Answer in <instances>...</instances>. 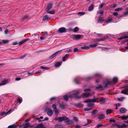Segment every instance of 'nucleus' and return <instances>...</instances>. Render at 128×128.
Here are the masks:
<instances>
[{
	"label": "nucleus",
	"instance_id": "nucleus-1",
	"mask_svg": "<svg viewBox=\"0 0 128 128\" xmlns=\"http://www.w3.org/2000/svg\"><path fill=\"white\" fill-rule=\"evenodd\" d=\"M98 98H96L94 99H90L85 100L84 102H88L87 106H88L90 107L93 106L94 105V104L91 102H97L96 101L98 100Z\"/></svg>",
	"mask_w": 128,
	"mask_h": 128
},
{
	"label": "nucleus",
	"instance_id": "nucleus-2",
	"mask_svg": "<svg viewBox=\"0 0 128 128\" xmlns=\"http://www.w3.org/2000/svg\"><path fill=\"white\" fill-rule=\"evenodd\" d=\"M81 91L80 90H77L74 91L73 93L71 94L69 96V97L70 98L75 97L76 96L77 94Z\"/></svg>",
	"mask_w": 128,
	"mask_h": 128
},
{
	"label": "nucleus",
	"instance_id": "nucleus-3",
	"mask_svg": "<svg viewBox=\"0 0 128 128\" xmlns=\"http://www.w3.org/2000/svg\"><path fill=\"white\" fill-rule=\"evenodd\" d=\"M115 126L116 127H117L118 128H125L127 126V125L125 124H124L121 125L116 124Z\"/></svg>",
	"mask_w": 128,
	"mask_h": 128
},
{
	"label": "nucleus",
	"instance_id": "nucleus-4",
	"mask_svg": "<svg viewBox=\"0 0 128 128\" xmlns=\"http://www.w3.org/2000/svg\"><path fill=\"white\" fill-rule=\"evenodd\" d=\"M66 28L64 27H62L58 29V32L60 33L64 32H66Z\"/></svg>",
	"mask_w": 128,
	"mask_h": 128
},
{
	"label": "nucleus",
	"instance_id": "nucleus-5",
	"mask_svg": "<svg viewBox=\"0 0 128 128\" xmlns=\"http://www.w3.org/2000/svg\"><path fill=\"white\" fill-rule=\"evenodd\" d=\"M64 120H65V122L68 124H71L72 121L70 120L66 116H64Z\"/></svg>",
	"mask_w": 128,
	"mask_h": 128
},
{
	"label": "nucleus",
	"instance_id": "nucleus-6",
	"mask_svg": "<svg viewBox=\"0 0 128 128\" xmlns=\"http://www.w3.org/2000/svg\"><path fill=\"white\" fill-rule=\"evenodd\" d=\"M47 114L49 116H52L53 114L52 110L50 108L48 110Z\"/></svg>",
	"mask_w": 128,
	"mask_h": 128
},
{
	"label": "nucleus",
	"instance_id": "nucleus-7",
	"mask_svg": "<svg viewBox=\"0 0 128 128\" xmlns=\"http://www.w3.org/2000/svg\"><path fill=\"white\" fill-rule=\"evenodd\" d=\"M62 51V50L58 51L56 52L55 53H54V54H53L50 57V59H52L53 58H54L55 57H56V56L58 52L60 51Z\"/></svg>",
	"mask_w": 128,
	"mask_h": 128
},
{
	"label": "nucleus",
	"instance_id": "nucleus-8",
	"mask_svg": "<svg viewBox=\"0 0 128 128\" xmlns=\"http://www.w3.org/2000/svg\"><path fill=\"white\" fill-rule=\"evenodd\" d=\"M121 92L124 94L128 95V88H126L124 90H122Z\"/></svg>",
	"mask_w": 128,
	"mask_h": 128
},
{
	"label": "nucleus",
	"instance_id": "nucleus-9",
	"mask_svg": "<svg viewBox=\"0 0 128 128\" xmlns=\"http://www.w3.org/2000/svg\"><path fill=\"white\" fill-rule=\"evenodd\" d=\"M64 117H60L57 118H56L55 120H58L59 122H60L64 120Z\"/></svg>",
	"mask_w": 128,
	"mask_h": 128
},
{
	"label": "nucleus",
	"instance_id": "nucleus-10",
	"mask_svg": "<svg viewBox=\"0 0 128 128\" xmlns=\"http://www.w3.org/2000/svg\"><path fill=\"white\" fill-rule=\"evenodd\" d=\"M11 111V110L10 109L9 111H8L7 112H0V114L1 116H2L4 114H6V115L8 114V113H10Z\"/></svg>",
	"mask_w": 128,
	"mask_h": 128
},
{
	"label": "nucleus",
	"instance_id": "nucleus-11",
	"mask_svg": "<svg viewBox=\"0 0 128 128\" xmlns=\"http://www.w3.org/2000/svg\"><path fill=\"white\" fill-rule=\"evenodd\" d=\"M29 40V39H26L20 42H19L18 43V44L19 45H20L24 43V42H26L27 41V40Z\"/></svg>",
	"mask_w": 128,
	"mask_h": 128
},
{
	"label": "nucleus",
	"instance_id": "nucleus-12",
	"mask_svg": "<svg viewBox=\"0 0 128 128\" xmlns=\"http://www.w3.org/2000/svg\"><path fill=\"white\" fill-rule=\"evenodd\" d=\"M50 19V18L49 16L47 15L43 17L42 19L43 20H49Z\"/></svg>",
	"mask_w": 128,
	"mask_h": 128
},
{
	"label": "nucleus",
	"instance_id": "nucleus-13",
	"mask_svg": "<svg viewBox=\"0 0 128 128\" xmlns=\"http://www.w3.org/2000/svg\"><path fill=\"white\" fill-rule=\"evenodd\" d=\"M81 36L79 35H74L73 37V39L75 40V39H78L80 38L81 37Z\"/></svg>",
	"mask_w": 128,
	"mask_h": 128
},
{
	"label": "nucleus",
	"instance_id": "nucleus-14",
	"mask_svg": "<svg viewBox=\"0 0 128 128\" xmlns=\"http://www.w3.org/2000/svg\"><path fill=\"white\" fill-rule=\"evenodd\" d=\"M90 96L89 94L88 93H83L82 96V97L83 98H87Z\"/></svg>",
	"mask_w": 128,
	"mask_h": 128
},
{
	"label": "nucleus",
	"instance_id": "nucleus-15",
	"mask_svg": "<svg viewBox=\"0 0 128 128\" xmlns=\"http://www.w3.org/2000/svg\"><path fill=\"white\" fill-rule=\"evenodd\" d=\"M126 109L124 108H121L120 110V112L122 113H124L126 112Z\"/></svg>",
	"mask_w": 128,
	"mask_h": 128
},
{
	"label": "nucleus",
	"instance_id": "nucleus-16",
	"mask_svg": "<svg viewBox=\"0 0 128 128\" xmlns=\"http://www.w3.org/2000/svg\"><path fill=\"white\" fill-rule=\"evenodd\" d=\"M100 104H102L106 102L105 99L104 98H100Z\"/></svg>",
	"mask_w": 128,
	"mask_h": 128
},
{
	"label": "nucleus",
	"instance_id": "nucleus-17",
	"mask_svg": "<svg viewBox=\"0 0 128 128\" xmlns=\"http://www.w3.org/2000/svg\"><path fill=\"white\" fill-rule=\"evenodd\" d=\"M105 118V116L103 114H100L98 116V118L100 119H104Z\"/></svg>",
	"mask_w": 128,
	"mask_h": 128
},
{
	"label": "nucleus",
	"instance_id": "nucleus-18",
	"mask_svg": "<svg viewBox=\"0 0 128 128\" xmlns=\"http://www.w3.org/2000/svg\"><path fill=\"white\" fill-rule=\"evenodd\" d=\"M7 82L8 80H4L2 82V83L0 85H5L7 83Z\"/></svg>",
	"mask_w": 128,
	"mask_h": 128
},
{
	"label": "nucleus",
	"instance_id": "nucleus-19",
	"mask_svg": "<svg viewBox=\"0 0 128 128\" xmlns=\"http://www.w3.org/2000/svg\"><path fill=\"white\" fill-rule=\"evenodd\" d=\"M52 6L51 4H49L46 8V11H47L48 10H49L52 8Z\"/></svg>",
	"mask_w": 128,
	"mask_h": 128
},
{
	"label": "nucleus",
	"instance_id": "nucleus-20",
	"mask_svg": "<svg viewBox=\"0 0 128 128\" xmlns=\"http://www.w3.org/2000/svg\"><path fill=\"white\" fill-rule=\"evenodd\" d=\"M94 5L93 4H92L90 6V7L88 10L90 11H92L94 8Z\"/></svg>",
	"mask_w": 128,
	"mask_h": 128
},
{
	"label": "nucleus",
	"instance_id": "nucleus-21",
	"mask_svg": "<svg viewBox=\"0 0 128 128\" xmlns=\"http://www.w3.org/2000/svg\"><path fill=\"white\" fill-rule=\"evenodd\" d=\"M82 49L83 50L88 49L90 48L89 46H82L81 47Z\"/></svg>",
	"mask_w": 128,
	"mask_h": 128
},
{
	"label": "nucleus",
	"instance_id": "nucleus-22",
	"mask_svg": "<svg viewBox=\"0 0 128 128\" xmlns=\"http://www.w3.org/2000/svg\"><path fill=\"white\" fill-rule=\"evenodd\" d=\"M103 22L104 20L102 18H100L98 21V22L100 23H102Z\"/></svg>",
	"mask_w": 128,
	"mask_h": 128
},
{
	"label": "nucleus",
	"instance_id": "nucleus-23",
	"mask_svg": "<svg viewBox=\"0 0 128 128\" xmlns=\"http://www.w3.org/2000/svg\"><path fill=\"white\" fill-rule=\"evenodd\" d=\"M83 105L82 104H76V106L78 108H82L83 107Z\"/></svg>",
	"mask_w": 128,
	"mask_h": 128
},
{
	"label": "nucleus",
	"instance_id": "nucleus-24",
	"mask_svg": "<svg viewBox=\"0 0 128 128\" xmlns=\"http://www.w3.org/2000/svg\"><path fill=\"white\" fill-rule=\"evenodd\" d=\"M98 44H99L98 43H96L93 44H90V47L92 48L95 47L97 46Z\"/></svg>",
	"mask_w": 128,
	"mask_h": 128
},
{
	"label": "nucleus",
	"instance_id": "nucleus-25",
	"mask_svg": "<svg viewBox=\"0 0 128 128\" xmlns=\"http://www.w3.org/2000/svg\"><path fill=\"white\" fill-rule=\"evenodd\" d=\"M68 54H66V55L62 58V61L64 62L65 61L66 59L67 58L68 56Z\"/></svg>",
	"mask_w": 128,
	"mask_h": 128
},
{
	"label": "nucleus",
	"instance_id": "nucleus-26",
	"mask_svg": "<svg viewBox=\"0 0 128 128\" xmlns=\"http://www.w3.org/2000/svg\"><path fill=\"white\" fill-rule=\"evenodd\" d=\"M62 63V62H58L55 64V66L56 67L59 66L61 65Z\"/></svg>",
	"mask_w": 128,
	"mask_h": 128
},
{
	"label": "nucleus",
	"instance_id": "nucleus-27",
	"mask_svg": "<svg viewBox=\"0 0 128 128\" xmlns=\"http://www.w3.org/2000/svg\"><path fill=\"white\" fill-rule=\"evenodd\" d=\"M47 12L48 13L51 14H54L55 13V11L54 10L52 11L48 10Z\"/></svg>",
	"mask_w": 128,
	"mask_h": 128
},
{
	"label": "nucleus",
	"instance_id": "nucleus-28",
	"mask_svg": "<svg viewBox=\"0 0 128 128\" xmlns=\"http://www.w3.org/2000/svg\"><path fill=\"white\" fill-rule=\"evenodd\" d=\"M112 110L111 109H108L106 111V114H108L112 112Z\"/></svg>",
	"mask_w": 128,
	"mask_h": 128
},
{
	"label": "nucleus",
	"instance_id": "nucleus-29",
	"mask_svg": "<svg viewBox=\"0 0 128 128\" xmlns=\"http://www.w3.org/2000/svg\"><path fill=\"white\" fill-rule=\"evenodd\" d=\"M16 128L17 126L16 125H13L9 126L8 128Z\"/></svg>",
	"mask_w": 128,
	"mask_h": 128
},
{
	"label": "nucleus",
	"instance_id": "nucleus-30",
	"mask_svg": "<svg viewBox=\"0 0 128 128\" xmlns=\"http://www.w3.org/2000/svg\"><path fill=\"white\" fill-rule=\"evenodd\" d=\"M79 29L78 27H76L73 30V31L74 32H76L79 30Z\"/></svg>",
	"mask_w": 128,
	"mask_h": 128
},
{
	"label": "nucleus",
	"instance_id": "nucleus-31",
	"mask_svg": "<svg viewBox=\"0 0 128 128\" xmlns=\"http://www.w3.org/2000/svg\"><path fill=\"white\" fill-rule=\"evenodd\" d=\"M40 68L42 69L48 70L50 69V68L48 67H45L42 66H40Z\"/></svg>",
	"mask_w": 128,
	"mask_h": 128
},
{
	"label": "nucleus",
	"instance_id": "nucleus-32",
	"mask_svg": "<svg viewBox=\"0 0 128 128\" xmlns=\"http://www.w3.org/2000/svg\"><path fill=\"white\" fill-rule=\"evenodd\" d=\"M118 78H117L115 77L113 79L114 82L115 83H116L118 82Z\"/></svg>",
	"mask_w": 128,
	"mask_h": 128
},
{
	"label": "nucleus",
	"instance_id": "nucleus-33",
	"mask_svg": "<svg viewBox=\"0 0 128 128\" xmlns=\"http://www.w3.org/2000/svg\"><path fill=\"white\" fill-rule=\"evenodd\" d=\"M106 22L108 23H110L112 22V19L111 18L108 19L106 20Z\"/></svg>",
	"mask_w": 128,
	"mask_h": 128
},
{
	"label": "nucleus",
	"instance_id": "nucleus-34",
	"mask_svg": "<svg viewBox=\"0 0 128 128\" xmlns=\"http://www.w3.org/2000/svg\"><path fill=\"white\" fill-rule=\"evenodd\" d=\"M124 98V97H121L120 98H118V100L119 101H122Z\"/></svg>",
	"mask_w": 128,
	"mask_h": 128
},
{
	"label": "nucleus",
	"instance_id": "nucleus-35",
	"mask_svg": "<svg viewBox=\"0 0 128 128\" xmlns=\"http://www.w3.org/2000/svg\"><path fill=\"white\" fill-rule=\"evenodd\" d=\"M64 98L65 100L67 101L68 100V97L66 95L64 96Z\"/></svg>",
	"mask_w": 128,
	"mask_h": 128
},
{
	"label": "nucleus",
	"instance_id": "nucleus-36",
	"mask_svg": "<svg viewBox=\"0 0 128 128\" xmlns=\"http://www.w3.org/2000/svg\"><path fill=\"white\" fill-rule=\"evenodd\" d=\"M128 38V36H124L123 37H120L118 38V40H121L122 39H125L126 38Z\"/></svg>",
	"mask_w": 128,
	"mask_h": 128
},
{
	"label": "nucleus",
	"instance_id": "nucleus-37",
	"mask_svg": "<svg viewBox=\"0 0 128 128\" xmlns=\"http://www.w3.org/2000/svg\"><path fill=\"white\" fill-rule=\"evenodd\" d=\"M122 10V8H118L115 9V10L116 11H119Z\"/></svg>",
	"mask_w": 128,
	"mask_h": 128
},
{
	"label": "nucleus",
	"instance_id": "nucleus-38",
	"mask_svg": "<svg viewBox=\"0 0 128 128\" xmlns=\"http://www.w3.org/2000/svg\"><path fill=\"white\" fill-rule=\"evenodd\" d=\"M78 14L80 16H82L84 15L85 14L84 12H79L78 13Z\"/></svg>",
	"mask_w": 128,
	"mask_h": 128
},
{
	"label": "nucleus",
	"instance_id": "nucleus-39",
	"mask_svg": "<svg viewBox=\"0 0 128 128\" xmlns=\"http://www.w3.org/2000/svg\"><path fill=\"white\" fill-rule=\"evenodd\" d=\"M92 108L91 107H89L88 108H84V110L86 111H89L91 109H92Z\"/></svg>",
	"mask_w": 128,
	"mask_h": 128
},
{
	"label": "nucleus",
	"instance_id": "nucleus-40",
	"mask_svg": "<svg viewBox=\"0 0 128 128\" xmlns=\"http://www.w3.org/2000/svg\"><path fill=\"white\" fill-rule=\"evenodd\" d=\"M9 42V40H2V42L4 44L7 43H8Z\"/></svg>",
	"mask_w": 128,
	"mask_h": 128
},
{
	"label": "nucleus",
	"instance_id": "nucleus-41",
	"mask_svg": "<svg viewBox=\"0 0 128 128\" xmlns=\"http://www.w3.org/2000/svg\"><path fill=\"white\" fill-rule=\"evenodd\" d=\"M52 106L53 108L55 110L56 109H57V107H56V104H53L52 105Z\"/></svg>",
	"mask_w": 128,
	"mask_h": 128
},
{
	"label": "nucleus",
	"instance_id": "nucleus-42",
	"mask_svg": "<svg viewBox=\"0 0 128 128\" xmlns=\"http://www.w3.org/2000/svg\"><path fill=\"white\" fill-rule=\"evenodd\" d=\"M87 123L86 124H85L84 125H83V126H86L88 125L89 123H90L91 122V121L90 120H88V119H87Z\"/></svg>",
	"mask_w": 128,
	"mask_h": 128
},
{
	"label": "nucleus",
	"instance_id": "nucleus-43",
	"mask_svg": "<svg viewBox=\"0 0 128 128\" xmlns=\"http://www.w3.org/2000/svg\"><path fill=\"white\" fill-rule=\"evenodd\" d=\"M22 101V99L21 98H19L18 100V102H19L20 103H21Z\"/></svg>",
	"mask_w": 128,
	"mask_h": 128
},
{
	"label": "nucleus",
	"instance_id": "nucleus-44",
	"mask_svg": "<svg viewBox=\"0 0 128 128\" xmlns=\"http://www.w3.org/2000/svg\"><path fill=\"white\" fill-rule=\"evenodd\" d=\"M60 106L62 108H64L65 107V105L63 104H61L60 105Z\"/></svg>",
	"mask_w": 128,
	"mask_h": 128
},
{
	"label": "nucleus",
	"instance_id": "nucleus-45",
	"mask_svg": "<svg viewBox=\"0 0 128 128\" xmlns=\"http://www.w3.org/2000/svg\"><path fill=\"white\" fill-rule=\"evenodd\" d=\"M30 125L29 122H27L25 124V127H28L30 126Z\"/></svg>",
	"mask_w": 128,
	"mask_h": 128
},
{
	"label": "nucleus",
	"instance_id": "nucleus-46",
	"mask_svg": "<svg viewBox=\"0 0 128 128\" xmlns=\"http://www.w3.org/2000/svg\"><path fill=\"white\" fill-rule=\"evenodd\" d=\"M121 118L122 120H126L127 119L126 116H123L121 117Z\"/></svg>",
	"mask_w": 128,
	"mask_h": 128
},
{
	"label": "nucleus",
	"instance_id": "nucleus-47",
	"mask_svg": "<svg viewBox=\"0 0 128 128\" xmlns=\"http://www.w3.org/2000/svg\"><path fill=\"white\" fill-rule=\"evenodd\" d=\"M98 14H100L101 15H102L103 14V12L102 10H99L98 12Z\"/></svg>",
	"mask_w": 128,
	"mask_h": 128
},
{
	"label": "nucleus",
	"instance_id": "nucleus-48",
	"mask_svg": "<svg viewBox=\"0 0 128 128\" xmlns=\"http://www.w3.org/2000/svg\"><path fill=\"white\" fill-rule=\"evenodd\" d=\"M110 83V82H108L107 83H104V84H105V87H106Z\"/></svg>",
	"mask_w": 128,
	"mask_h": 128
},
{
	"label": "nucleus",
	"instance_id": "nucleus-49",
	"mask_svg": "<svg viewBox=\"0 0 128 128\" xmlns=\"http://www.w3.org/2000/svg\"><path fill=\"white\" fill-rule=\"evenodd\" d=\"M73 120H74L75 121H78V118L76 117H74Z\"/></svg>",
	"mask_w": 128,
	"mask_h": 128
},
{
	"label": "nucleus",
	"instance_id": "nucleus-50",
	"mask_svg": "<svg viewBox=\"0 0 128 128\" xmlns=\"http://www.w3.org/2000/svg\"><path fill=\"white\" fill-rule=\"evenodd\" d=\"M104 125L100 124H98L96 126V127L98 128L100 127H101L102 126H103Z\"/></svg>",
	"mask_w": 128,
	"mask_h": 128
},
{
	"label": "nucleus",
	"instance_id": "nucleus-51",
	"mask_svg": "<svg viewBox=\"0 0 128 128\" xmlns=\"http://www.w3.org/2000/svg\"><path fill=\"white\" fill-rule=\"evenodd\" d=\"M113 15L114 16H117L118 15V12H114L113 14Z\"/></svg>",
	"mask_w": 128,
	"mask_h": 128
},
{
	"label": "nucleus",
	"instance_id": "nucleus-52",
	"mask_svg": "<svg viewBox=\"0 0 128 128\" xmlns=\"http://www.w3.org/2000/svg\"><path fill=\"white\" fill-rule=\"evenodd\" d=\"M96 76L100 77L101 76V75L100 74L97 73L96 74Z\"/></svg>",
	"mask_w": 128,
	"mask_h": 128
},
{
	"label": "nucleus",
	"instance_id": "nucleus-53",
	"mask_svg": "<svg viewBox=\"0 0 128 128\" xmlns=\"http://www.w3.org/2000/svg\"><path fill=\"white\" fill-rule=\"evenodd\" d=\"M124 15L125 16H126L128 15V10L127 11L125 12Z\"/></svg>",
	"mask_w": 128,
	"mask_h": 128
},
{
	"label": "nucleus",
	"instance_id": "nucleus-54",
	"mask_svg": "<svg viewBox=\"0 0 128 128\" xmlns=\"http://www.w3.org/2000/svg\"><path fill=\"white\" fill-rule=\"evenodd\" d=\"M102 86H98L96 87V88L97 89H99V88H102Z\"/></svg>",
	"mask_w": 128,
	"mask_h": 128
},
{
	"label": "nucleus",
	"instance_id": "nucleus-55",
	"mask_svg": "<svg viewBox=\"0 0 128 128\" xmlns=\"http://www.w3.org/2000/svg\"><path fill=\"white\" fill-rule=\"evenodd\" d=\"M115 121L116 120H115L113 119L110 120V122H115Z\"/></svg>",
	"mask_w": 128,
	"mask_h": 128
},
{
	"label": "nucleus",
	"instance_id": "nucleus-56",
	"mask_svg": "<svg viewBox=\"0 0 128 128\" xmlns=\"http://www.w3.org/2000/svg\"><path fill=\"white\" fill-rule=\"evenodd\" d=\"M79 50L76 48H75L74 50V51L75 52H78Z\"/></svg>",
	"mask_w": 128,
	"mask_h": 128
},
{
	"label": "nucleus",
	"instance_id": "nucleus-57",
	"mask_svg": "<svg viewBox=\"0 0 128 128\" xmlns=\"http://www.w3.org/2000/svg\"><path fill=\"white\" fill-rule=\"evenodd\" d=\"M26 56V54H25L23 56H22L19 59H23Z\"/></svg>",
	"mask_w": 128,
	"mask_h": 128
},
{
	"label": "nucleus",
	"instance_id": "nucleus-58",
	"mask_svg": "<svg viewBox=\"0 0 128 128\" xmlns=\"http://www.w3.org/2000/svg\"><path fill=\"white\" fill-rule=\"evenodd\" d=\"M28 16L27 15H25L23 17V19L26 18L28 17Z\"/></svg>",
	"mask_w": 128,
	"mask_h": 128
},
{
	"label": "nucleus",
	"instance_id": "nucleus-59",
	"mask_svg": "<svg viewBox=\"0 0 128 128\" xmlns=\"http://www.w3.org/2000/svg\"><path fill=\"white\" fill-rule=\"evenodd\" d=\"M55 112L56 114H57L58 112V109H56L55 110Z\"/></svg>",
	"mask_w": 128,
	"mask_h": 128
},
{
	"label": "nucleus",
	"instance_id": "nucleus-60",
	"mask_svg": "<svg viewBox=\"0 0 128 128\" xmlns=\"http://www.w3.org/2000/svg\"><path fill=\"white\" fill-rule=\"evenodd\" d=\"M56 99V98L55 97H53L52 98H50V100H55Z\"/></svg>",
	"mask_w": 128,
	"mask_h": 128
},
{
	"label": "nucleus",
	"instance_id": "nucleus-61",
	"mask_svg": "<svg viewBox=\"0 0 128 128\" xmlns=\"http://www.w3.org/2000/svg\"><path fill=\"white\" fill-rule=\"evenodd\" d=\"M128 41V39H126L125 40H124V41H123V42H122V43H124V42H127Z\"/></svg>",
	"mask_w": 128,
	"mask_h": 128
},
{
	"label": "nucleus",
	"instance_id": "nucleus-62",
	"mask_svg": "<svg viewBox=\"0 0 128 128\" xmlns=\"http://www.w3.org/2000/svg\"><path fill=\"white\" fill-rule=\"evenodd\" d=\"M72 50L70 49H69V50H68L66 51V52H69L72 51Z\"/></svg>",
	"mask_w": 128,
	"mask_h": 128
},
{
	"label": "nucleus",
	"instance_id": "nucleus-63",
	"mask_svg": "<svg viewBox=\"0 0 128 128\" xmlns=\"http://www.w3.org/2000/svg\"><path fill=\"white\" fill-rule=\"evenodd\" d=\"M18 43L17 42H15L13 43V44L14 45H16Z\"/></svg>",
	"mask_w": 128,
	"mask_h": 128
},
{
	"label": "nucleus",
	"instance_id": "nucleus-64",
	"mask_svg": "<svg viewBox=\"0 0 128 128\" xmlns=\"http://www.w3.org/2000/svg\"><path fill=\"white\" fill-rule=\"evenodd\" d=\"M104 4H101L100 5V8H102L104 6Z\"/></svg>",
	"mask_w": 128,
	"mask_h": 128
}]
</instances>
